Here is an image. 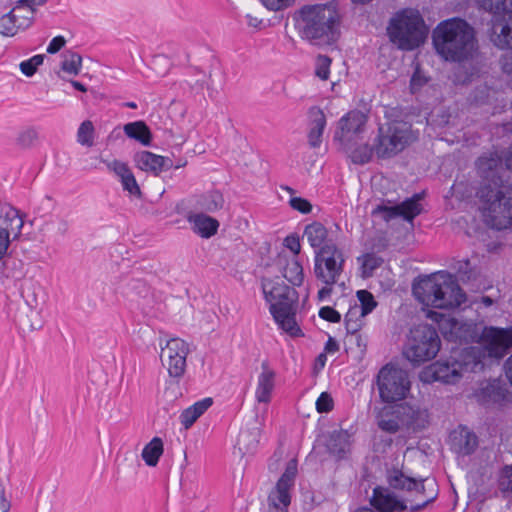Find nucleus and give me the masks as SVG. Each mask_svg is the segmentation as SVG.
I'll use <instances>...</instances> for the list:
<instances>
[{
	"label": "nucleus",
	"instance_id": "obj_1",
	"mask_svg": "<svg viewBox=\"0 0 512 512\" xmlns=\"http://www.w3.org/2000/svg\"><path fill=\"white\" fill-rule=\"evenodd\" d=\"M432 40L438 55L450 62L468 60L476 49L473 27L460 18L440 22L433 31Z\"/></svg>",
	"mask_w": 512,
	"mask_h": 512
},
{
	"label": "nucleus",
	"instance_id": "obj_2",
	"mask_svg": "<svg viewBox=\"0 0 512 512\" xmlns=\"http://www.w3.org/2000/svg\"><path fill=\"white\" fill-rule=\"evenodd\" d=\"M296 21L302 38L314 44H330L338 37L340 16L333 2L302 7Z\"/></svg>",
	"mask_w": 512,
	"mask_h": 512
},
{
	"label": "nucleus",
	"instance_id": "obj_3",
	"mask_svg": "<svg viewBox=\"0 0 512 512\" xmlns=\"http://www.w3.org/2000/svg\"><path fill=\"white\" fill-rule=\"evenodd\" d=\"M413 294L423 305L438 309H453L466 301V295L455 276L439 271L413 285Z\"/></svg>",
	"mask_w": 512,
	"mask_h": 512
},
{
	"label": "nucleus",
	"instance_id": "obj_4",
	"mask_svg": "<svg viewBox=\"0 0 512 512\" xmlns=\"http://www.w3.org/2000/svg\"><path fill=\"white\" fill-rule=\"evenodd\" d=\"M262 291L275 321L290 335L298 336L301 330L295 320L297 291L279 279H263Z\"/></svg>",
	"mask_w": 512,
	"mask_h": 512
},
{
	"label": "nucleus",
	"instance_id": "obj_5",
	"mask_svg": "<svg viewBox=\"0 0 512 512\" xmlns=\"http://www.w3.org/2000/svg\"><path fill=\"white\" fill-rule=\"evenodd\" d=\"M387 34L390 41L399 49L410 51L425 42L428 27L417 9L404 8L391 17Z\"/></svg>",
	"mask_w": 512,
	"mask_h": 512
},
{
	"label": "nucleus",
	"instance_id": "obj_6",
	"mask_svg": "<svg viewBox=\"0 0 512 512\" xmlns=\"http://www.w3.org/2000/svg\"><path fill=\"white\" fill-rule=\"evenodd\" d=\"M477 175L481 184L477 195L479 198L493 196V192L502 189V186H512L506 173L505 155L498 152H488L481 155L476 163Z\"/></svg>",
	"mask_w": 512,
	"mask_h": 512
},
{
	"label": "nucleus",
	"instance_id": "obj_7",
	"mask_svg": "<svg viewBox=\"0 0 512 512\" xmlns=\"http://www.w3.org/2000/svg\"><path fill=\"white\" fill-rule=\"evenodd\" d=\"M441 341L437 330L428 324H420L410 331L404 351L405 357L414 365L430 361L440 350Z\"/></svg>",
	"mask_w": 512,
	"mask_h": 512
},
{
	"label": "nucleus",
	"instance_id": "obj_8",
	"mask_svg": "<svg viewBox=\"0 0 512 512\" xmlns=\"http://www.w3.org/2000/svg\"><path fill=\"white\" fill-rule=\"evenodd\" d=\"M417 136L406 122H392L386 128L379 127L374 143L375 153L379 158H391L403 151L415 141Z\"/></svg>",
	"mask_w": 512,
	"mask_h": 512
},
{
	"label": "nucleus",
	"instance_id": "obj_9",
	"mask_svg": "<svg viewBox=\"0 0 512 512\" xmlns=\"http://www.w3.org/2000/svg\"><path fill=\"white\" fill-rule=\"evenodd\" d=\"M492 194L491 197L479 198L483 203L484 221L493 229H507L512 225V186H502Z\"/></svg>",
	"mask_w": 512,
	"mask_h": 512
},
{
	"label": "nucleus",
	"instance_id": "obj_10",
	"mask_svg": "<svg viewBox=\"0 0 512 512\" xmlns=\"http://www.w3.org/2000/svg\"><path fill=\"white\" fill-rule=\"evenodd\" d=\"M380 399L392 403L404 399L410 390L407 372L393 364L384 365L376 376Z\"/></svg>",
	"mask_w": 512,
	"mask_h": 512
},
{
	"label": "nucleus",
	"instance_id": "obj_11",
	"mask_svg": "<svg viewBox=\"0 0 512 512\" xmlns=\"http://www.w3.org/2000/svg\"><path fill=\"white\" fill-rule=\"evenodd\" d=\"M344 263L342 250L330 242L315 250L314 274L324 284H336L343 273Z\"/></svg>",
	"mask_w": 512,
	"mask_h": 512
},
{
	"label": "nucleus",
	"instance_id": "obj_12",
	"mask_svg": "<svg viewBox=\"0 0 512 512\" xmlns=\"http://www.w3.org/2000/svg\"><path fill=\"white\" fill-rule=\"evenodd\" d=\"M297 465L296 459H291L287 463L284 473L268 495L267 507L264 512H288L291 503L290 490L294 486L298 472Z\"/></svg>",
	"mask_w": 512,
	"mask_h": 512
},
{
	"label": "nucleus",
	"instance_id": "obj_13",
	"mask_svg": "<svg viewBox=\"0 0 512 512\" xmlns=\"http://www.w3.org/2000/svg\"><path fill=\"white\" fill-rule=\"evenodd\" d=\"M23 224L19 211L0 201V260L6 255L11 239L20 236Z\"/></svg>",
	"mask_w": 512,
	"mask_h": 512
},
{
	"label": "nucleus",
	"instance_id": "obj_14",
	"mask_svg": "<svg viewBox=\"0 0 512 512\" xmlns=\"http://www.w3.org/2000/svg\"><path fill=\"white\" fill-rule=\"evenodd\" d=\"M438 326L447 341L460 344L478 342L480 332L477 325L472 322L441 315Z\"/></svg>",
	"mask_w": 512,
	"mask_h": 512
},
{
	"label": "nucleus",
	"instance_id": "obj_15",
	"mask_svg": "<svg viewBox=\"0 0 512 512\" xmlns=\"http://www.w3.org/2000/svg\"><path fill=\"white\" fill-rule=\"evenodd\" d=\"M478 342L482 343L489 357L501 359L512 347V327H484Z\"/></svg>",
	"mask_w": 512,
	"mask_h": 512
},
{
	"label": "nucleus",
	"instance_id": "obj_16",
	"mask_svg": "<svg viewBox=\"0 0 512 512\" xmlns=\"http://www.w3.org/2000/svg\"><path fill=\"white\" fill-rule=\"evenodd\" d=\"M188 344L180 338H172L161 348L160 358L171 377H181L186 369Z\"/></svg>",
	"mask_w": 512,
	"mask_h": 512
},
{
	"label": "nucleus",
	"instance_id": "obj_17",
	"mask_svg": "<svg viewBox=\"0 0 512 512\" xmlns=\"http://www.w3.org/2000/svg\"><path fill=\"white\" fill-rule=\"evenodd\" d=\"M41 285L33 279H25L21 284V296L30 309V314L24 325L30 329L35 330L41 327V321L38 319L41 311Z\"/></svg>",
	"mask_w": 512,
	"mask_h": 512
},
{
	"label": "nucleus",
	"instance_id": "obj_18",
	"mask_svg": "<svg viewBox=\"0 0 512 512\" xmlns=\"http://www.w3.org/2000/svg\"><path fill=\"white\" fill-rule=\"evenodd\" d=\"M467 363H460L456 359L437 361L424 372V380L441 381L446 384H454L462 377V372L467 368Z\"/></svg>",
	"mask_w": 512,
	"mask_h": 512
},
{
	"label": "nucleus",
	"instance_id": "obj_19",
	"mask_svg": "<svg viewBox=\"0 0 512 512\" xmlns=\"http://www.w3.org/2000/svg\"><path fill=\"white\" fill-rule=\"evenodd\" d=\"M366 121V116L361 111L353 110L348 112L340 118L334 139L342 145H348V143H351L363 132Z\"/></svg>",
	"mask_w": 512,
	"mask_h": 512
},
{
	"label": "nucleus",
	"instance_id": "obj_20",
	"mask_svg": "<svg viewBox=\"0 0 512 512\" xmlns=\"http://www.w3.org/2000/svg\"><path fill=\"white\" fill-rule=\"evenodd\" d=\"M507 388L499 379L481 381L473 392V398L483 406L502 403L507 397Z\"/></svg>",
	"mask_w": 512,
	"mask_h": 512
},
{
	"label": "nucleus",
	"instance_id": "obj_21",
	"mask_svg": "<svg viewBox=\"0 0 512 512\" xmlns=\"http://www.w3.org/2000/svg\"><path fill=\"white\" fill-rule=\"evenodd\" d=\"M133 161L137 168L142 171L159 175L163 170H168L173 166L172 160L154 154L150 151H140L134 154Z\"/></svg>",
	"mask_w": 512,
	"mask_h": 512
},
{
	"label": "nucleus",
	"instance_id": "obj_22",
	"mask_svg": "<svg viewBox=\"0 0 512 512\" xmlns=\"http://www.w3.org/2000/svg\"><path fill=\"white\" fill-rule=\"evenodd\" d=\"M389 484L394 489L406 490L408 492L416 491L417 493H424L426 486L435 487L434 479H416L404 474L401 470H394L388 477Z\"/></svg>",
	"mask_w": 512,
	"mask_h": 512
},
{
	"label": "nucleus",
	"instance_id": "obj_23",
	"mask_svg": "<svg viewBox=\"0 0 512 512\" xmlns=\"http://www.w3.org/2000/svg\"><path fill=\"white\" fill-rule=\"evenodd\" d=\"M101 161L109 171L113 172L120 179L125 191H128L133 196L141 197L140 187L127 163L120 160L108 161L101 159Z\"/></svg>",
	"mask_w": 512,
	"mask_h": 512
},
{
	"label": "nucleus",
	"instance_id": "obj_24",
	"mask_svg": "<svg viewBox=\"0 0 512 512\" xmlns=\"http://www.w3.org/2000/svg\"><path fill=\"white\" fill-rule=\"evenodd\" d=\"M489 38L497 48L512 50V13L507 18L492 21Z\"/></svg>",
	"mask_w": 512,
	"mask_h": 512
},
{
	"label": "nucleus",
	"instance_id": "obj_25",
	"mask_svg": "<svg viewBox=\"0 0 512 512\" xmlns=\"http://www.w3.org/2000/svg\"><path fill=\"white\" fill-rule=\"evenodd\" d=\"M371 505L378 512H394L404 511L407 506L404 501L397 499L392 491L388 488L376 487L371 497Z\"/></svg>",
	"mask_w": 512,
	"mask_h": 512
},
{
	"label": "nucleus",
	"instance_id": "obj_26",
	"mask_svg": "<svg viewBox=\"0 0 512 512\" xmlns=\"http://www.w3.org/2000/svg\"><path fill=\"white\" fill-rule=\"evenodd\" d=\"M402 408L398 413L403 416V429L419 431L425 429L429 424V413L427 409L412 406L407 403L401 404Z\"/></svg>",
	"mask_w": 512,
	"mask_h": 512
},
{
	"label": "nucleus",
	"instance_id": "obj_27",
	"mask_svg": "<svg viewBox=\"0 0 512 512\" xmlns=\"http://www.w3.org/2000/svg\"><path fill=\"white\" fill-rule=\"evenodd\" d=\"M14 8L7 14L0 17V34L12 37L20 29L28 28L34 20L33 10H28L27 15L19 16L15 14Z\"/></svg>",
	"mask_w": 512,
	"mask_h": 512
},
{
	"label": "nucleus",
	"instance_id": "obj_28",
	"mask_svg": "<svg viewBox=\"0 0 512 512\" xmlns=\"http://www.w3.org/2000/svg\"><path fill=\"white\" fill-rule=\"evenodd\" d=\"M401 408V404L381 408L376 415L378 427L388 433H396L403 429V416L398 413Z\"/></svg>",
	"mask_w": 512,
	"mask_h": 512
},
{
	"label": "nucleus",
	"instance_id": "obj_29",
	"mask_svg": "<svg viewBox=\"0 0 512 512\" xmlns=\"http://www.w3.org/2000/svg\"><path fill=\"white\" fill-rule=\"evenodd\" d=\"M262 371L258 376L255 397L259 403H268L275 387V372L269 367L267 361L261 364Z\"/></svg>",
	"mask_w": 512,
	"mask_h": 512
},
{
	"label": "nucleus",
	"instance_id": "obj_30",
	"mask_svg": "<svg viewBox=\"0 0 512 512\" xmlns=\"http://www.w3.org/2000/svg\"><path fill=\"white\" fill-rule=\"evenodd\" d=\"M451 440L456 452L462 455L472 454L478 446L476 434L464 427L454 431Z\"/></svg>",
	"mask_w": 512,
	"mask_h": 512
},
{
	"label": "nucleus",
	"instance_id": "obj_31",
	"mask_svg": "<svg viewBox=\"0 0 512 512\" xmlns=\"http://www.w3.org/2000/svg\"><path fill=\"white\" fill-rule=\"evenodd\" d=\"M188 222L192 225V230L203 238H210L216 234L219 222L203 213L191 214L187 217Z\"/></svg>",
	"mask_w": 512,
	"mask_h": 512
},
{
	"label": "nucleus",
	"instance_id": "obj_32",
	"mask_svg": "<svg viewBox=\"0 0 512 512\" xmlns=\"http://www.w3.org/2000/svg\"><path fill=\"white\" fill-rule=\"evenodd\" d=\"M309 114L312 117V121L308 134V141L311 147L317 148L321 144V138L326 126V117L319 107L310 108Z\"/></svg>",
	"mask_w": 512,
	"mask_h": 512
},
{
	"label": "nucleus",
	"instance_id": "obj_33",
	"mask_svg": "<svg viewBox=\"0 0 512 512\" xmlns=\"http://www.w3.org/2000/svg\"><path fill=\"white\" fill-rule=\"evenodd\" d=\"M352 434L347 430H339L331 433L327 448L329 452L338 458H344L350 451Z\"/></svg>",
	"mask_w": 512,
	"mask_h": 512
},
{
	"label": "nucleus",
	"instance_id": "obj_34",
	"mask_svg": "<svg viewBox=\"0 0 512 512\" xmlns=\"http://www.w3.org/2000/svg\"><path fill=\"white\" fill-rule=\"evenodd\" d=\"M123 131L128 138L138 141L144 146H149L152 140V134L144 121H135L123 126Z\"/></svg>",
	"mask_w": 512,
	"mask_h": 512
},
{
	"label": "nucleus",
	"instance_id": "obj_35",
	"mask_svg": "<svg viewBox=\"0 0 512 512\" xmlns=\"http://www.w3.org/2000/svg\"><path fill=\"white\" fill-rule=\"evenodd\" d=\"M303 235L307 238L309 244L316 250H319L324 245L329 244L326 242L328 239V230L320 222L315 221L308 224L304 229Z\"/></svg>",
	"mask_w": 512,
	"mask_h": 512
},
{
	"label": "nucleus",
	"instance_id": "obj_36",
	"mask_svg": "<svg viewBox=\"0 0 512 512\" xmlns=\"http://www.w3.org/2000/svg\"><path fill=\"white\" fill-rule=\"evenodd\" d=\"M211 398L194 403L180 414V422L185 429L190 428L196 420L212 405Z\"/></svg>",
	"mask_w": 512,
	"mask_h": 512
},
{
	"label": "nucleus",
	"instance_id": "obj_37",
	"mask_svg": "<svg viewBox=\"0 0 512 512\" xmlns=\"http://www.w3.org/2000/svg\"><path fill=\"white\" fill-rule=\"evenodd\" d=\"M164 452L163 441L159 437H154L142 450L141 456L146 465L154 467Z\"/></svg>",
	"mask_w": 512,
	"mask_h": 512
},
{
	"label": "nucleus",
	"instance_id": "obj_38",
	"mask_svg": "<svg viewBox=\"0 0 512 512\" xmlns=\"http://www.w3.org/2000/svg\"><path fill=\"white\" fill-rule=\"evenodd\" d=\"M282 275L293 286H300L304 280L303 267L296 257L286 260L282 268Z\"/></svg>",
	"mask_w": 512,
	"mask_h": 512
},
{
	"label": "nucleus",
	"instance_id": "obj_39",
	"mask_svg": "<svg viewBox=\"0 0 512 512\" xmlns=\"http://www.w3.org/2000/svg\"><path fill=\"white\" fill-rule=\"evenodd\" d=\"M421 198V194H415L401 204H398L399 215L406 221L412 222L413 219L422 212V206L419 203Z\"/></svg>",
	"mask_w": 512,
	"mask_h": 512
},
{
	"label": "nucleus",
	"instance_id": "obj_40",
	"mask_svg": "<svg viewBox=\"0 0 512 512\" xmlns=\"http://www.w3.org/2000/svg\"><path fill=\"white\" fill-rule=\"evenodd\" d=\"M223 195L219 191H210L200 196L197 205L201 210L215 212L224 206Z\"/></svg>",
	"mask_w": 512,
	"mask_h": 512
},
{
	"label": "nucleus",
	"instance_id": "obj_41",
	"mask_svg": "<svg viewBox=\"0 0 512 512\" xmlns=\"http://www.w3.org/2000/svg\"><path fill=\"white\" fill-rule=\"evenodd\" d=\"M344 146L349 152L352 162L355 164L368 163L372 158L373 152H375L374 146L370 147L368 144H362L355 148L350 143Z\"/></svg>",
	"mask_w": 512,
	"mask_h": 512
},
{
	"label": "nucleus",
	"instance_id": "obj_42",
	"mask_svg": "<svg viewBox=\"0 0 512 512\" xmlns=\"http://www.w3.org/2000/svg\"><path fill=\"white\" fill-rule=\"evenodd\" d=\"M96 131L93 122L90 120L83 121L77 130V142L84 147H92L95 144Z\"/></svg>",
	"mask_w": 512,
	"mask_h": 512
},
{
	"label": "nucleus",
	"instance_id": "obj_43",
	"mask_svg": "<svg viewBox=\"0 0 512 512\" xmlns=\"http://www.w3.org/2000/svg\"><path fill=\"white\" fill-rule=\"evenodd\" d=\"M4 274L8 278L21 280L25 277V264L17 258H8L4 261Z\"/></svg>",
	"mask_w": 512,
	"mask_h": 512
},
{
	"label": "nucleus",
	"instance_id": "obj_44",
	"mask_svg": "<svg viewBox=\"0 0 512 512\" xmlns=\"http://www.w3.org/2000/svg\"><path fill=\"white\" fill-rule=\"evenodd\" d=\"M478 6L494 15L501 14L512 7V0H476Z\"/></svg>",
	"mask_w": 512,
	"mask_h": 512
},
{
	"label": "nucleus",
	"instance_id": "obj_45",
	"mask_svg": "<svg viewBox=\"0 0 512 512\" xmlns=\"http://www.w3.org/2000/svg\"><path fill=\"white\" fill-rule=\"evenodd\" d=\"M361 261L362 276L370 277L373 272L381 266L383 259L374 253H367L362 258H358Z\"/></svg>",
	"mask_w": 512,
	"mask_h": 512
},
{
	"label": "nucleus",
	"instance_id": "obj_46",
	"mask_svg": "<svg viewBox=\"0 0 512 512\" xmlns=\"http://www.w3.org/2000/svg\"><path fill=\"white\" fill-rule=\"evenodd\" d=\"M82 57L75 52H67L64 54L61 68L63 71L77 75L81 68Z\"/></svg>",
	"mask_w": 512,
	"mask_h": 512
},
{
	"label": "nucleus",
	"instance_id": "obj_47",
	"mask_svg": "<svg viewBox=\"0 0 512 512\" xmlns=\"http://www.w3.org/2000/svg\"><path fill=\"white\" fill-rule=\"evenodd\" d=\"M357 298L360 302L358 307L364 316L371 313L377 306V302L375 301L373 294L367 290L357 291Z\"/></svg>",
	"mask_w": 512,
	"mask_h": 512
},
{
	"label": "nucleus",
	"instance_id": "obj_48",
	"mask_svg": "<svg viewBox=\"0 0 512 512\" xmlns=\"http://www.w3.org/2000/svg\"><path fill=\"white\" fill-rule=\"evenodd\" d=\"M38 140V131L34 127H28L20 131L16 142L22 148L32 147Z\"/></svg>",
	"mask_w": 512,
	"mask_h": 512
},
{
	"label": "nucleus",
	"instance_id": "obj_49",
	"mask_svg": "<svg viewBox=\"0 0 512 512\" xmlns=\"http://www.w3.org/2000/svg\"><path fill=\"white\" fill-rule=\"evenodd\" d=\"M43 60V55H35L29 60L22 61L19 66L20 70L27 77H31L35 74L37 67L43 63Z\"/></svg>",
	"mask_w": 512,
	"mask_h": 512
},
{
	"label": "nucleus",
	"instance_id": "obj_50",
	"mask_svg": "<svg viewBox=\"0 0 512 512\" xmlns=\"http://www.w3.org/2000/svg\"><path fill=\"white\" fill-rule=\"evenodd\" d=\"M148 292V286L145 281L141 279H133L126 285L127 296L145 297Z\"/></svg>",
	"mask_w": 512,
	"mask_h": 512
},
{
	"label": "nucleus",
	"instance_id": "obj_51",
	"mask_svg": "<svg viewBox=\"0 0 512 512\" xmlns=\"http://www.w3.org/2000/svg\"><path fill=\"white\" fill-rule=\"evenodd\" d=\"M372 215L377 216L380 215L385 221H389L396 217H399V207L395 206H386V205H377L372 210Z\"/></svg>",
	"mask_w": 512,
	"mask_h": 512
},
{
	"label": "nucleus",
	"instance_id": "obj_52",
	"mask_svg": "<svg viewBox=\"0 0 512 512\" xmlns=\"http://www.w3.org/2000/svg\"><path fill=\"white\" fill-rule=\"evenodd\" d=\"M499 488L503 492L512 493V465L504 466L499 475Z\"/></svg>",
	"mask_w": 512,
	"mask_h": 512
},
{
	"label": "nucleus",
	"instance_id": "obj_53",
	"mask_svg": "<svg viewBox=\"0 0 512 512\" xmlns=\"http://www.w3.org/2000/svg\"><path fill=\"white\" fill-rule=\"evenodd\" d=\"M290 207L302 214H309L312 211V204L305 198L292 196L289 200Z\"/></svg>",
	"mask_w": 512,
	"mask_h": 512
},
{
	"label": "nucleus",
	"instance_id": "obj_54",
	"mask_svg": "<svg viewBox=\"0 0 512 512\" xmlns=\"http://www.w3.org/2000/svg\"><path fill=\"white\" fill-rule=\"evenodd\" d=\"M331 59L325 55H319L317 58L316 75L322 79L327 80L329 77V67Z\"/></svg>",
	"mask_w": 512,
	"mask_h": 512
},
{
	"label": "nucleus",
	"instance_id": "obj_55",
	"mask_svg": "<svg viewBox=\"0 0 512 512\" xmlns=\"http://www.w3.org/2000/svg\"><path fill=\"white\" fill-rule=\"evenodd\" d=\"M316 409L319 413H327L333 409V399L327 392H322L316 401Z\"/></svg>",
	"mask_w": 512,
	"mask_h": 512
},
{
	"label": "nucleus",
	"instance_id": "obj_56",
	"mask_svg": "<svg viewBox=\"0 0 512 512\" xmlns=\"http://www.w3.org/2000/svg\"><path fill=\"white\" fill-rule=\"evenodd\" d=\"M319 317L331 323H338L341 321V314L330 306L322 307L319 310Z\"/></svg>",
	"mask_w": 512,
	"mask_h": 512
},
{
	"label": "nucleus",
	"instance_id": "obj_57",
	"mask_svg": "<svg viewBox=\"0 0 512 512\" xmlns=\"http://www.w3.org/2000/svg\"><path fill=\"white\" fill-rule=\"evenodd\" d=\"M48 0H17L14 6V11H20L24 7H28V10H33V16L35 15L38 6L44 5Z\"/></svg>",
	"mask_w": 512,
	"mask_h": 512
},
{
	"label": "nucleus",
	"instance_id": "obj_58",
	"mask_svg": "<svg viewBox=\"0 0 512 512\" xmlns=\"http://www.w3.org/2000/svg\"><path fill=\"white\" fill-rule=\"evenodd\" d=\"M283 244L294 254V257H296L300 253L301 244L299 237L297 235L291 234L286 236Z\"/></svg>",
	"mask_w": 512,
	"mask_h": 512
},
{
	"label": "nucleus",
	"instance_id": "obj_59",
	"mask_svg": "<svg viewBox=\"0 0 512 512\" xmlns=\"http://www.w3.org/2000/svg\"><path fill=\"white\" fill-rule=\"evenodd\" d=\"M453 269L462 277L470 278L472 269L470 266V261L468 259L458 260L453 265Z\"/></svg>",
	"mask_w": 512,
	"mask_h": 512
},
{
	"label": "nucleus",
	"instance_id": "obj_60",
	"mask_svg": "<svg viewBox=\"0 0 512 512\" xmlns=\"http://www.w3.org/2000/svg\"><path fill=\"white\" fill-rule=\"evenodd\" d=\"M271 11H278L289 6V0H260Z\"/></svg>",
	"mask_w": 512,
	"mask_h": 512
},
{
	"label": "nucleus",
	"instance_id": "obj_61",
	"mask_svg": "<svg viewBox=\"0 0 512 512\" xmlns=\"http://www.w3.org/2000/svg\"><path fill=\"white\" fill-rule=\"evenodd\" d=\"M65 43H66V40L64 39V37L56 36L50 41V43L47 47V52L49 54H55L58 51H60L62 49V47H64Z\"/></svg>",
	"mask_w": 512,
	"mask_h": 512
},
{
	"label": "nucleus",
	"instance_id": "obj_62",
	"mask_svg": "<svg viewBox=\"0 0 512 512\" xmlns=\"http://www.w3.org/2000/svg\"><path fill=\"white\" fill-rule=\"evenodd\" d=\"M365 316L362 315L361 310L358 307V304H355L354 306H351L348 310V312L345 315V321H356V322H364L363 318Z\"/></svg>",
	"mask_w": 512,
	"mask_h": 512
},
{
	"label": "nucleus",
	"instance_id": "obj_63",
	"mask_svg": "<svg viewBox=\"0 0 512 512\" xmlns=\"http://www.w3.org/2000/svg\"><path fill=\"white\" fill-rule=\"evenodd\" d=\"M500 64L504 73L512 75V50L502 55Z\"/></svg>",
	"mask_w": 512,
	"mask_h": 512
},
{
	"label": "nucleus",
	"instance_id": "obj_64",
	"mask_svg": "<svg viewBox=\"0 0 512 512\" xmlns=\"http://www.w3.org/2000/svg\"><path fill=\"white\" fill-rule=\"evenodd\" d=\"M55 230L58 235L64 236L69 230V222L64 218L57 219Z\"/></svg>",
	"mask_w": 512,
	"mask_h": 512
}]
</instances>
